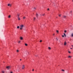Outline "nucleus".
Returning a JSON list of instances; mask_svg holds the SVG:
<instances>
[{"instance_id": "obj_1", "label": "nucleus", "mask_w": 73, "mask_h": 73, "mask_svg": "<svg viewBox=\"0 0 73 73\" xmlns=\"http://www.w3.org/2000/svg\"><path fill=\"white\" fill-rule=\"evenodd\" d=\"M24 25H20V29L21 30H22L23 29V28H24Z\"/></svg>"}, {"instance_id": "obj_2", "label": "nucleus", "mask_w": 73, "mask_h": 73, "mask_svg": "<svg viewBox=\"0 0 73 73\" xmlns=\"http://www.w3.org/2000/svg\"><path fill=\"white\" fill-rule=\"evenodd\" d=\"M6 68L8 70H9V69H11V67L9 66H7L6 67Z\"/></svg>"}, {"instance_id": "obj_3", "label": "nucleus", "mask_w": 73, "mask_h": 73, "mask_svg": "<svg viewBox=\"0 0 73 73\" xmlns=\"http://www.w3.org/2000/svg\"><path fill=\"white\" fill-rule=\"evenodd\" d=\"M25 68V65H23L22 67V69H24Z\"/></svg>"}, {"instance_id": "obj_4", "label": "nucleus", "mask_w": 73, "mask_h": 73, "mask_svg": "<svg viewBox=\"0 0 73 73\" xmlns=\"http://www.w3.org/2000/svg\"><path fill=\"white\" fill-rule=\"evenodd\" d=\"M20 39L21 40H23V38L22 37H21L20 38Z\"/></svg>"}, {"instance_id": "obj_5", "label": "nucleus", "mask_w": 73, "mask_h": 73, "mask_svg": "<svg viewBox=\"0 0 73 73\" xmlns=\"http://www.w3.org/2000/svg\"><path fill=\"white\" fill-rule=\"evenodd\" d=\"M8 5L10 7H11V4H8Z\"/></svg>"}, {"instance_id": "obj_6", "label": "nucleus", "mask_w": 73, "mask_h": 73, "mask_svg": "<svg viewBox=\"0 0 73 73\" xmlns=\"http://www.w3.org/2000/svg\"><path fill=\"white\" fill-rule=\"evenodd\" d=\"M36 17H38V14L36 13Z\"/></svg>"}, {"instance_id": "obj_7", "label": "nucleus", "mask_w": 73, "mask_h": 73, "mask_svg": "<svg viewBox=\"0 0 73 73\" xmlns=\"http://www.w3.org/2000/svg\"><path fill=\"white\" fill-rule=\"evenodd\" d=\"M18 17H19V16H20V14H18L17 15Z\"/></svg>"}, {"instance_id": "obj_8", "label": "nucleus", "mask_w": 73, "mask_h": 73, "mask_svg": "<svg viewBox=\"0 0 73 73\" xmlns=\"http://www.w3.org/2000/svg\"><path fill=\"white\" fill-rule=\"evenodd\" d=\"M66 16H64L63 17V18H66Z\"/></svg>"}, {"instance_id": "obj_9", "label": "nucleus", "mask_w": 73, "mask_h": 73, "mask_svg": "<svg viewBox=\"0 0 73 73\" xmlns=\"http://www.w3.org/2000/svg\"><path fill=\"white\" fill-rule=\"evenodd\" d=\"M18 20H20V18L19 17H18Z\"/></svg>"}, {"instance_id": "obj_10", "label": "nucleus", "mask_w": 73, "mask_h": 73, "mask_svg": "<svg viewBox=\"0 0 73 73\" xmlns=\"http://www.w3.org/2000/svg\"><path fill=\"white\" fill-rule=\"evenodd\" d=\"M71 37H73V33H72L71 35Z\"/></svg>"}, {"instance_id": "obj_11", "label": "nucleus", "mask_w": 73, "mask_h": 73, "mask_svg": "<svg viewBox=\"0 0 73 73\" xmlns=\"http://www.w3.org/2000/svg\"><path fill=\"white\" fill-rule=\"evenodd\" d=\"M64 45H66V42H64Z\"/></svg>"}, {"instance_id": "obj_12", "label": "nucleus", "mask_w": 73, "mask_h": 73, "mask_svg": "<svg viewBox=\"0 0 73 73\" xmlns=\"http://www.w3.org/2000/svg\"><path fill=\"white\" fill-rule=\"evenodd\" d=\"M48 49H49V50H50V49H51V48H50V47H49L48 48Z\"/></svg>"}, {"instance_id": "obj_13", "label": "nucleus", "mask_w": 73, "mask_h": 73, "mask_svg": "<svg viewBox=\"0 0 73 73\" xmlns=\"http://www.w3.org/2000/svg\"><path fill=\"white\" fill-rule=\"evenodd\" d=\"M71 57H72V56H68V58H71Z\"/></svg>"}, {"instance_id": "obj_14", "label": "nucleus", "mask_w": 73, "mask_h": 73, "mask_svg": "<svg viewBox=\"0 0 73 73\" xmlns=\"http://www.w3.org/2000/svg\"><path fill=\"white\" fill-rule=\"evenodd\" d=\"M25 46H28V44H27V43H25Z\"/></svg>"}, {"instance_id": "obj_15", "label": "nucleus", "mask_w": 73, "mask_h": 73, "mask_svg": "<svg viewBox=\"0 0 73 73\" xmlns=\"http://www.w3.org/2000/svg\"><path fill=\"white\" fill-rule=\"evenodd\" d=\"M26 18V17H23V19H25Z\"/></svg>"}, {"instance_id": "obj_16", "label": "nucleus", "mask_w": 73, "mask_h": 73, "mask_svg": "<svg viewBox=\"0 0 73 73\" xmlns=\"http://www.w3.org/2000/svg\"><path fill=\"white\" fill-rule=\"evenodd\" d=\"M8 17L9 18H11V15H9V16H8Z\"/></svg>"}, {"instance_id": "obj_17", "label": "nucleus", "mask_w": 73, "mask_h": 73, "mask_svg": "<svg viewBox=\"0 0 73 73\" xmlns=\"http://www.w3.org/2000/svg\"><path fill=\"white\" fill-rule=\"evenodd\" d=\"M35 19H36V18L35 17H34V19H33V20H35Z\"/></svg>"}, {"instance_id": "obj_18", "label": "nucleus", "mask_w": 73, "mask_h": 73, "mask_svg": "<svg viewBox=\"0 0 73 73\" xmlns=\"http://www.w3.org/2000/svg\"><path fill=\"white\" fill-rule=\"evenodd\" d=\"M19 28H20V27H19V26H18V27H17V28L18 29H19Z\"/></svg>"}, {"instance_id": "obj_19", "label": "nucleus", "mask_w": 73, "mask_h": 73, "mask_svg": "<svg viewBox=\"0 0 73 73\" xmlns=\"http://www.w3.org/2000/svg\"><path fill=\"white\" fill-rule=\"evenodd\" d=\"M17 52H19V50H17Z\"/></svg>"}, {"instance_id": "obj_20", "label": "nucleus", "mask_w": 73, "mask_h": 73, "mask_svg": "<svg viewBox=\"0 0 73 73\" xmlns=\"http://www.w3.org/2000/svg\"><path fill=\"white\" fill-rule=\"evenodd\" d=\"M2 73H4V71H2Z\"/></svg>"}, {"instance_id": "obj_21", "label": "nucleus", "mask_w": 73, "mask_h": 73, "mask_svg": "<svg viewBox=\"0 0 73 73\" xmlns=\"http://www.w3.org/2000/svg\"><path fill=\"white\" fill-rule=\"evenodd\" d=\"M56 32H57V33H58V31L56 30Z\"/></svg>"}, {"instance_id": "obj_22", "label": "nucleus", "mask_w": 73, "mask_h": 73, "mask_svg": "<svg viewBox=\"0 0 73 73\" xmlns=\"http://www.w3.org/2000/svg\"><path fill=\"white\" fill-rule=\"evenodd\" d=\"M62 71H63V72H65V70H62Z\"/></svg>"}, {"instance_id": "obj_23", "label": "nucleus", "mask_w": 73, "mask_h": 73, "mask_svg": "<svg viewBox=\"0 0 73 73\" xmlns=\"http://www.w3.org/2000/svg\"><path fill=\"white\" fill-rule=\"evenodd\" d=\"M62 37H64V35H62Z\"/></svg>"}, {"instance_id": "obj_24", "label": "nucleus", "mask_w": 73, "mask_h": 73, "mask_svg": "<svg viewBox=\"0 0 73 73\" xmlns=\"http://www.w3.org/2000/svg\"><path fill=\"white\" fill-rule=\"evenodd\" d=\"M20 42H21V41H19L18 42L19 43H20Z\"/></svg>"}, {"instance_id": "obj_25", "label": "nucleus", "mask_w": 73, "mask_h": 73, "mask_svg": "<svg viewBox=\"0 0 73 73\" xmlns=\"http://www.w3.org/2000/svg\"><path fill=\"white\" fill-rule=\"evenodd\" d=\"M45 15V14H44L43 15H42L43 16H44V15Z\"/></svg>"}, {"instance_id": "obj_26", "label": "nucleus", "mask_w": 73, "mask_h": 73, "mask_svg": "<svg viewBox=\"0 0 73 73\" xmlns=\"http://www.w3.org/2000/svg\"><path fill=\"white\" fill-rule=\"evenodd\" d=\"M59 17H60V16H61V15H59Z\"/></svg>"}, {"instance_id": "obj_27", "label": "nucleus", "mask_w": 73, "mask_h": 73, "mask_svg": "<svg viewBox=\"0 0 73 73\" xmlns=\"http://www.w3.org/2000/svg\"><path fill=\"white\" fill-rule=\"evenodd\" d=\"M64 32H65V33H66V31H65Z\"/></svg>"}, {"instance_id": "obj_28", "label": "nucleus", "mask_w": 73, "mask_h": 73, "mask_svg": "<svg viewBox=\"0 0 73 73\" xmlns=\"http://www.w3.org/2000/svg\"><path fill=\"white\" fill-rule=\"evenodd\" d=\"M68 53H70L71 52L70 51H68Z\"/></svg>"}, {"instance_id": "obj_29", "label": "nucleus", "mask_w": 73, "mask_h": 73, "mask_svg": "<svg viewBox=\"0 0 73 73\" xmlns=\"http://www.w3.org/2000/svg\"><path fill=\"white\" fill-rule=\"evenodd\" d=\"M40 42H42V40H40Z\"/></svg>"}, {"instance_id": "obj_30", "label": "nucleus", "mask_w": 73, "mask_h": 73, "mask_svg": "<svg viewBox=\"0 0 73 73\" xmlns=\"http://www.w3.org/2000/svg\"><path fill=\"white\" fill-rule=\"evenodd\" d=\"M64 36H65V35H65V33H64Z\"/></svg>"}, {"instance_id": "obj_31", "label": "nucleus", "mask_w": 73, "mask_h": 73, "mask_svg": "<svg viewBox=\"0 0 73 73\" xmlns=\"http://www.w3.org/2000/svg\"><path fill=\"white\" fill-rule=\"evenodd\" d=\"M57 41H58V39L56 38Z\"/></svg>"}, {"instance_id": "obj_32", "label": "nucleus", "mask_w": 73, "mask_h": 73, "mask_svg": "<svg viewBox=\"0 0 73 73\" xmlns=\"http://www.w3.org/2000/svg\"><path fill=\"white\" fill-rule=\"evenodd\" d=\"M47 10H48V11H49V9H47Z\"/></svg>"}, {"instance_id": "obj_33", "label": "nucleus", "mask_w": 73, "mask_h": 73, "mask_svg": "<svg viewBox=\"0 0 73 73\" xmlns=\"http://www.w3.org/2000/svg\"><path fill=\"white\" fill-rule=\"evenodd\" d=\"M10 73H13V72H11Z\"/></svg>"}, {"instance_id": "obj_34", "label": "nucleus", "mask_w": 73, "mask_h": 73, "mask_svg": "<svg viewBox=\"0 0 73 73\" xmlns=\"http://www.w3.org/2000/svg\"><path fill=\"white\" fill-rule=\"evenodd\" d=\"M72 11H71L70 12V13H72Z\"/></svg>"}, {"instance_id": "obj_35", "label": "nucleus", "mask_w": 73, "mask_h": 73, "mask_svg": "<svg viewBox=\"0 0 73 73\" xmlns=\"http://www.w3.org/2000/svg\"><path fill=\"white\" fill-rule=\"evenodd\" d=\"M33 71H34V69H33L32 70Z\"/></svg>"}, {"instance_id": "obj_36", "label": "nucleus", "mask_w": 73, "mask_h": 73, "mask_svg": "<svg viewBox=\"0 0 73 73\" xmlns=\"http://www.w3.org/2000/svg\"><path fill=\"white\" fill-rule=\"evenodd\" d=\"M64 36H65V37H66V35H64Z\"/></svg>"}, {"instance_id": "obj_37", "label": "nucleus", "mask_w": 73, "mask_h": 73, "mask_svg": "<svg viewBox=\"0 0 73 73\" xmlns=\"http://www.w3.org/2000/svg\"><path fill=\"white\" fill-rule=\"evenodd\" d=\"M34 9H36V8H34Z\"/></svg>"}, {"instance_id": "obj_38", "label": "nucleus", "mask_w": 73, "mask_h": 73, "mask_svg": "<svg viewBox=\"0 0 73 73\" xmlns=\"http://www.w3.org/2000/svg\"><path fill=\"white\" fill-rule=\"evenodd\" d=\"M70 49H72V48H71Z\"/></svg>"}, {"instance_id": "obj_39", "label": "nucleus", "mask_w": 73, "mask_h": 73, "mask_svg": "<svg viewBox=\"0 0 73 73\" xmlns=\"http://www.w3.org/2000/svg\"><path fill=\"white\" fill-rule=\"evenodd\" d=\"M72 47H73V45H72Z\"/></svg>"}, {"instance_id": "obj_40", "label": "nucleus", "mask_w": 73, "mask_h": 73, "mask_svg": "<svg viewBox=\"0 0 73 73\" xmlns=\"http://www.w3.org/2000/svg\"><path fill=\"white\" fill-rule=\"evenodd\" d=\"M53 36H54V34H53Z\"/></svg>"}, {"instance_id": "obj_41", "label": "nucleus", "mask_w": 73, "mask_h": 73, "mask_svg": "<svg viewBox=\"0 0 73 73\" xmlns=\"http://www.w3.org/2000/svg\"><path fill=\"white\" fill-rule=\"evenodd\" d=\"M20 61H21V59H20Z\"/></svg>"}, {"instance_id": "obj_42", "label": "nucleus", "mask_w": 73, "mask_h": 73, "mask_svg": "<svg viewBox=\"0 0 73 73\" xmlns=\"http://www.w3.org/2000/svg\"><path fill=\"white\" fill-rule=\"evenodd\" d=\"M3 62L4 63L5 62Z\"/></svg>"}]
</instances>
